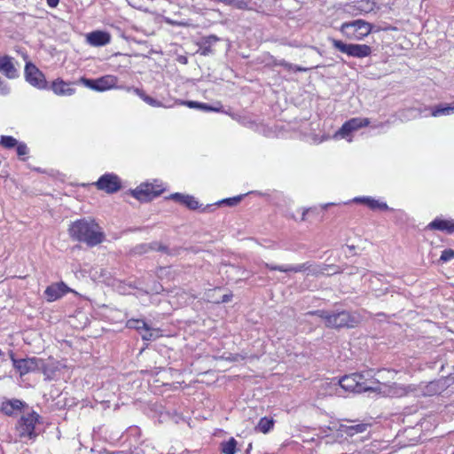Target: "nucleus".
<instances>
[{"label": "nucleus", "mask_w": 454, "mask_h": 454, "mask_svg": "<svg viewBox=\"0 0 454 454\" xmlns=\"http://www.w3.org/2000/svg\"><path fill=\"white\" fill-rule=\"evenodd\" d=\"M360 377L358 382L359 394L364 392L380 393L381 391V383L374 377L372 371H365L358 373Z\"/></svg>", "instance_id": "obj_8"}, {"label": "nucleus", "mask_w": 454, "mask_h": 454, "mask_svg": "<svg viewBox=\"0 0 454 454\" xmlns=\"http://www.w3.org/2000/svg\"><path fill=\"white\" fill-rule=\"evenodd\" d=\"M13 367L20 373V376L35 372L41 368L40 361L35 357L17 359L13 354L10 355Z\"/></svg>", "instance_id": "obj_9"}, {"label": "nucleus", "mask_w": 454, "mask_h": 454, "mask_svg": "<svg viewBox=\"0 0 454 454\" xmlns=\"http://www.w3.org/2000/svg\"><path fill=\"white\" fill-rule=\"evenodd\" d=\"M238 442L235 438L231 437L228 441L222 442L220 450L223 454H236Z\"/></svg>", "instance_id": "obj_26"}, {"label": "nucleus", "mask_w": 454, "mask_h": 454, "mask_svg": "<svg viewBox=\"0 0 454 454\" xmlns=\"http://www.w3.org/2000/svg\"><path fill=\"white\" fill-rule=\"evenodd\" d=\"M70 236L89 247H95L103 242L104 232L95 221L81 219L73 223L69 227Z\"/></svg>", "instance_id": "obj_2"}, {"label": "nucleus", "mask_w": 454, "mask_h": 454, "mask_svg": "<svg viewBox=\"0 0 454 454\" xmlns=\"http://www.w3.org/2000/svg\"><path fill=\"white\" fill-rule=\"evenodd\" d=\"M133 91L140 97L143 100L147 97V95L145 93V91L141 89L135 88L133 89Z\"/></svg>", "instance_id": "obj_37"}, {"label": "nucleus", "mask_w": 454, "mask_h": 454, "mask_svg": "<svg viewBox=\"0 0 454 454\" xmlns=\"http://www.w3.org/2000/svg\"><path fill=\"white\" fill-rule=\"evenodd\" d=\"M56 84H57V83H56V82H55V81H54V82H52V86H53V87H55V85H56Z\"/></svg>", "instance_id": "obj_49"}, {"label": "nucleus", "mask_w": 454, "mask_h": 454, "mask_svg": "<svg viewBox=\"0 0 454 454\" xmlns=\"http://www.w3.org/2000/svg\"><path fill=\"white\" fill-rule=\"evenodd\" d=\"M63 287H65L64 283H63V282L59 283V286H58L59 293V292H62L63 294H65V293H66V291L63 289Z\"/></svg>", "instance_id": "obj_46"}, {"label": "nucleus", "mask_w": 454, "mask_h": 454, "mask_svg": "<svg viewBox=\"0 0 454 454\" xmlns=\"http://www.w3.org/2000/svg\"><path fill=\"white\" fill-rule=\"evenodd\" d=\"M243 198V195H239L231 198L223 199L219 202V204H224L229 207H234L238 205Z\"/></svg>", "instance_id": "obj_33"}, {"label": "nucleus", "mask_w": 454, "mask_h": 454, "mask_svg": "<svg viewBox=\"0 0 454 454\" xmlns=\"http://www.w3.org/2000/svg\"><path fill=\"white\" fill-rule=\"evenodd\" d=\"M354 202L363 204L372 210L386 211L388 209V206L385 202H381L371 197H356Z\"/></svg>", "instance_id": "obj_22"}, {"label": "nucleus", "mask_w": 454, "mask_h": 454, "mask_svg": "<svg viewBox=\"0 0 454 454\" xmlns=\"http://www.w3.org/2000/svg\"><path fill=\"white\" fill-rule=\"evenodd\" d=\"M445 386H446L445 380L434 381V382L429 383V385L427 386V390L429 392H434V394H440L441 391L443 390Z\"/></svg>", "instance_id": "obj_30"}, {"label": "nucleus", "mask_w": 454, "mask_h": 454, "mask_svg": "<svg viewBox=\"0 0 454 454\" xmlns=\"http://www.w3.org/2000/svg\"><path fill=\"white\" fill-rule=\"evenodd\" d=\"M0 72L9 79L18 76V71L12 62V58L7 55L0 57Z\"/></svg>", "instance_id": "obj_19"}, {"label": "nucleus", "mask_w": 454, "mask_h": 454, "mask_svg": "<svg viewBox=\"0 0 454 454\" xmlns=\"http://www.w3.org/2000/svg\"><path fill=\"white\" fill-rule=\"evenodd\" d=\"M45 294L48 296V300L51 301L57 300V287L53 285L48 286L45 290Z\"/></svg>", "instance_id": "obj_35"}, {"label": "nucleus", "mask_w": 454, "mask_h": 454, "mask_svg": "<svg viewBox=\"0 0 454 454\" xmlns=\"http://www.w3.org/2000/svg\"><path fill=\"white\" fill-rule=\"evenodd\" d=\"M170 198L173 200H175L182 205H184L187 208H189L191 210H196V209L200 208V203L193 196L184 195V194L176 192V193L172 194L170 196Z\"/></svg>", "instance_id": "obj_23"}, {"label": "nucleus", "mask_w": 454, "mask_h": 454, "mask_svg": "<svg viewBox=\"0 0 454 454\" xmlns=\"http://www.w3.org/2000/svg\"><path fill=\"white\" fill-rule=\"evenodd\" d=\"M451 113H454V106L439 105L431 109V115L434 117L448 115Z\"/></svg>", "instance_id": "obj_27"}, {"label": "nucleus", "mask_w": 454, "mask_h": 454, "mask_svg": "<svg viewBox=\"0 0 454 454\" xmlns=\"http://www.w3.org/2000/svg\"><path fill=\"white\" fill-rule=\"evenodd\" d=\"M27 404L19 399L6 400L2 403L1 411L7 416H13L16 411H21Z\"/></svg>", "instance_id": "obj_20"}, {"label": "nucleus", "mask_w": 454, "mask_h": 454, "mask_svg": "<svg viewBox=\"0 0 454 454\" xmlns=\"http://www.w3.org/2000/svg\"><path fill=\"white\" fill-rule=\"evenodd\" d=\"M17 156L20 160L26 161L27 160V155L29 153V149L24 142H19L18 145L15 147Z\"/></svg>", "instance_id": "obj_29"}, {"label": "nucleus", "mask_w": 454, "mask_h": 454, "mask_svg": "<svg viewBox=\"0 0 454 454\" xmlns=\"http://www.w3.org/2000/svg\"><path fill=\"white\" fill-rule=\"evenodd\" d=\"M360 377L358 376V372L352 373L349 375L343 376L340 380L339 384L341 388H343L347 392L356 393L358 392V382Z\"/></svg>", "instance_id": "obj_17"}, {"label": "nucleus", "mask_w": 454, "mask_h": 454, "mask_svg": "<svg viewBox=\"0 0 454 454\" xmlns=\"http://www.w3.org/2000/svg\"><path fill=\"white\" fill-rule=\"evenodd\" d=\"M40 418L35 411L23 413L14 427L15 442L27 443L28 441H35L38 436L36 426L40 422Z\"/></svg>", "instance_id": "obj_3"}, {"label": "nucleus", "mask_w": 454, "mask_h": 454, "mask_svg": "<svg viewBox=\"0 0 454 454\" xmlns=\"http://www.w3.org/2000/svg\"><path fill=\"white\" fill-rule=\"evenodd\" d=\"M19 141L12 136H1L0 146L4 149H13L18 145Z\"/></svg>", "instance_id": "obj_28"}, {"label": "nucleus", "mask_w": 454, "mask_h": 454, "mask_svg": "<svg viewBox=\"0 0 454 454\" xmlns=\"http://www.w3.org/2000/svg\"><path fill=\"white\" fill-rule=\"evenodd\" d=\"M219 41L216 35H211L203 38L202 43L200 44L198 52L201 56H207L213 53V44Z\"/></svg>", "instance_id": "obj_24"}, {"label": "nucleus", "mask_w": 454, "mask_h": 454, "mask_svg": "<svg viewBox=\"0 0 454 454\" xmlns=\"http://www.w3.org/2000/svg\"><path fill=\"white\" fill-rule=\"evenodd\" d=\"M308 315L320 317L324 320L325 325L331 329L355 328L362 320L359 313L348 310L335 312L317 309L309 311Z\"/></svg>", "instance_id": "obj_1"}, {"label": "nucleus", "mask_w": 454, "mask_h": 454, "mask_svg": "<svg viewBox=\"0 0 454 454\" xmlns=\"http://www.w3.org/2000/svg\"><path fill=\"white\" fill-rule=\"evenodd\" d=\"M373 25L364 20L343 22L339 30L349 41H362L372 31Z\"/></svg>", "instance_id": "obj_4"}, {"label": "nucleus", "mask_w": 454, "mask_h": 454, "mask_svg": "<svg viewBox=\"0 0 454 454\" xmlns=\"http://www.w3.org/2000/svg\"><path fill=\"white\" fill-rule=\"evenodd\" d=\"M454 259V250L453 249H445L442 252L440 256V261L442 262H449Z\"/></svg>", "instance_id": "obj_34"}, {"label": "nucleus", "mask_w": 454, "mask_h": 454, "mask_svg": "<svg viewBox=\"0 0 454 454\" xmlns=\"http://www.w3.org/2000/svg\"><path fill=\"white\" fill-rule=\"evenodd\" d=\"M118 79L114 75L107 74L98 79L86 80V85L98 91H105L116 87Z\"/></svg>", "instance_id": "obj_12"}, {"label": "nucleus", "mask_w": 454, "mask_h": 454, "mask_svg": "<svg viewBox=\"0 0 454 454\" xmlns=\"http://www.w3.org/2000/svg\"><path fill=\"white\" fill-rule=\"evenodd\" d=\"M47 3L51 7H56L57 6V0H47Z\"/></svg>", "instance_id": "obj_47"}, {"label": "nucleus", "mask_w": 454, "mask_h": 454, "mask_svg": "<svg viewBox=\"0 0 454 454\" xmlns=\"http://www.w3.org/2000/svg\"><path fill=\"white\" fill-rule=\"evenodd\" d=\"M389 394L392 396L401 397L406 395V389L403 387L398 386L397 384H394L389 388Z\"/></svg>", "instance_id": "obj_32"}, {"label": "nucleus", "mask_w": 454, "mask_h": 454, "mask_svg": "<svg viewBox=\"0 0 454 454\" xmlns=\"http://www.w3.org/2000/svg\"><path fill=\"white\" fill-rule=\"evenodd\" d=\"M426 229L452 234L454 233V219L436 217L427 225Z\"/></svg>", "instance_id": "obj_15"}, {"label": "nucleus", "mask_w": 454, "mask_h": 454, "mask_svg": "<svg viewBox=\"0 0 454 454\" xmlns=\"http://www.w3.org/2000/svg\"><path fill=\"white\" fill-rule=\"evenodd\" d=\"M310 266L311 265L309 262L298 264L295 266H293V265H288V266L273 265V264H270V263H265V267L267 269H269L270 270L280 271V272H294V273L305 271V270H309L310 268Z\"/></svg>", "instance_id": "obj_21"}, {"label": "nucleus", "mask_w": 454, "mask_h": 454, "mask_svg": "<svg viewBox=\"0 0 454 454\" xmlns=\"http://www.w3.org/2000/svg\"><path fill=\"white\" fill-rule=\"evenodd\" d=\"M126 326L137 331H140L141 329L145 330L146 333L142 335L144 340H151L154 338L151 327L142 319L130 318L126 322Z\"/></svg>", "instance_id": "obj_16"}, {"label": "nucleus", "mask_w": 454, "mask_h": 454, "mask_svg": "<svg viewBox=\"0 0 454 454\" xmlns=\"http://www.w3.org/2000/svg\"><path fill=\"white\" fill-rule=\"evenodd\" d=\"M59 94H64L65 93V86H67L63 81H59Z\"/></svg>", "instance_id": "obj_41"}, {"label": "nucleus", "mask_w": 454, "mask_h": 454, "mask_svg": "<svg viewBox=\"0 0 454 454\" xmlns=\"http://www.w3.org/2000/svg\"><path fill=\"white\" fill-rule=\"evenodd\" d=\"M277 65L283 67L288 71H294V72H304L307 70V68L299 67V66H294L291 63H288L285 60L279 61Z\"/></svg>", "instance_id": "obj_31"}, {"label": "nucleus", "mask_w": 454, "mask_h": 454, "mask_svg": "<svg viewBox=\"0 0 454 454\" xmlns=\"http://www.w3.org/2000/svg\"><path fill=\"white\" fill-rule=\"evenodd\" d=\"M145 102L151 106H155L157 104L156 99L153 98L152 97L148 96L144 99Z\"/></svg>", "instance_id": "obj_43"}, {"label": "nucleus", "mask_w": 454, "mask_h": 454, "mask_svg": "<svg viewBox=\"0 0 454 454\" xmlns=\"http://www.w3.org/2000/svg\"><path fill=\"white\" fill-rule=\"evenodd\" d=\"M86 42L94 47L105 46L111 42V35L106 31L95 30L86 35Z\"/></svg>", "instance_id": "obj_13"}, {"label": "nucleus", "mask_w": 454, "mask_h": 454, "mask_svg": "<svg viewBox=\"0 0 454 454\" xmlns=\"http://www.w3.org/2000/svg\"><path fill=\"white\" fill-rule=\"evenodd\" d=\"M200 104L199 102H196V101H186L184 102V105L189 106L190 108H200Z\"/></svg>", "instance_id": "obj_39"}, {"label": "nucleus", "mask_w": 454, "mask_h": 454, "mask_svg": "<svg viewBox=\"0 0 454 454\" xmlns=\"http://www.w3.org/2000/svg\"><path fill=\"white\" fill-rule=\"evenodd\" d=\"M67 90L68 94H71L74 91V89H67Z\"/></svg>", "instance_id": "obj_48"}, {"label": "nucleus", "mask_w": 454, "mask_h": 454, "mask_svg": "<svg viewBox=\"0 0 454 454\" xmlns=\"http://www.w3.org/2000/svg\"><path fill=\"white\" fill-rule=\"evenodd\" d=\"M153 248L158 250V251L164 252V253H168V247L166 246L161 245V244H158V243H155V247Z\"/></svg>", "instance_id": "obj_40"}, {"label": "nucleus", "mask_w": 454, "mask_h": 454, "mask_svg": "<svg viewBox=\"0 0 454 454\" xmlns=\"http://www.w3.org/2000/svg\"><path fill=\"white\" fill-rule=\"evenodd\" d=\"M372 424L371 423H358L356 425H345L340 424L339 427V431L349 437H353L356 434H363L366 432L370 427Z\"/></svg>", "instance_id": "obj_18"}, {"label": "nucleus", "mask_w": 454, "mask_h": 454, "mask_svg": "<svg viewBox=\"0 0 454 454\" xmlns=\"http://www.w3.org/2000/svg\"><path fill=\"white\" fill-rule=\"evenodd\" d=\"M311 209L310 208H305L302 210V215H301V221H306L307 220V215L309 214V212L310 211Z\"/></svg>", "instance_id": "obj_45"}, {"label": "nucleus", "mask_w": 454, "mask_h": 454, "mask_svg": "<svg viewBox=\"0 0 454 454\" xmlns=\"http://www.w3.org/2000/svg\"><path fill=\"white\" fill-rule=\"evenodd\" d=\"M145 102L151 106H155L157 104L156 99L153 98L152 97L148 96L144 99Z\"/></svg>", "instance_id": "obj_44"}, {"label": "nucleus", "mask_w": 454, "mask_h": 454, "mask_svg": "<svg viewBox=\"0 0 454 454\" xmlns=\"http://www.w3.org/2000/svg\"><path fill=\"white\" fill-rule=\"evenodd\" d=\"M348 8L355 15L367 14L374 11L376 2L374 0H356L348 4Z\"/></svg>", "instance_id": "obj_14"}, {"label": "nucleus", "mask_w": 454, "mask_h": 454, "mask_svg": "<svg viewBox=\"0 0 454 454\" xmlns=\"http://www.w3.org/2000/svg\"><path fill=\"white\" fill-rule=\"evenodd\" d=\"M43 368V375H44V379L45 380H52L55 376V368H48L46 366H42Z\"/></svg>", "instance_id": "obj_36"}, {"label": "nucleus", "mask_w": 454, "mask_h": 454, "mask_svg": "<svg viewBox=\"0 0 454 454\" xmlns=\"http://www.w3.org/2000/svg\"><path fill=\"white\" fill-rule=\"evenodd\" d=\"M275 421L272 418L263 417L261 418L257 426L255 427V430L262 433L268 434L274 427Z\"/></svg>", "instance_id": "obj_25"}, {"label": "nucleus", "mask_w": 454, "mask_h": 454, "mask_svg": "<svg viewBox=\"0 0 454 454\" xmlns=\"http://www.w3.org/2000/svg\"><path fill=\"white\" fill-rule=\"evenodd\" d=\"M25 77L31 85L43 89L46 87V80L43 74L31 62H27L25 67Z\"/></svg>", "instance_id": "obj_11"}, {"label": "nucleus", "mask_w": 454, "mask_h": 454, "mask_svg": "<svg viewBox=\"0 0 454 454\" xmlns=\"http://www.w3.org/2000/svg\"><path fill=\"white\" fill-rule=\"evenodd\" d=\"M199 109H202V110H205V111H216L217 110L216 108H214V107H212V106H208L207 104H205V103H200Z\"/></svg>", "instance_id": "obj_38"}, {"label": "nucleus", "mask_w": 454, "mask_h": 454, "mask_svg": "<svg viewBox=\"0 0 454 454\" xmlns=\"http://www.w3.org/2000/svg\"><path fill=\"white\" fill-rule=\"evenodd\" d=\"M232 296H233L232 293H230V294H224V295L222 297V300H221V301H220V302H223V303H224V302H229V301L231 300Z\"/></svg>", "instance_id": "obj_42"}, {"label": "nucleus", "mask_w": 454, "mask_h": 454, "mask_svg": "<svg viewBox=\"0 0 454 454\" xmlns=\"http://www.w3.org/2000/svg\"><path fill=\"white\" fill-rule=\"evenodd\" d=\"M164 190L161 184L145 183L132 190L131 194L137 200L147 202L161 195Z\"/></svg>", "instance_id": "obj_6"}, {"label": "nucleus", "mask_w": 454, "mask_h": 454, "mask_svg": "<svg viewBox=\"0 0 454 454\" xmlns=\"http://www.w3.org/2000/svg\"><path fill=\"white\" fill-rule=\"evenodd\" d=\"M94 185L98 191L113 194L120 191L122 187L121 178L114 173H106L102 175Z\"/></svg>", "instance_id": "obj_7"}, {"label": "nucleus", "mask_w": 454, "mask_h": 454, "mask_svg": "<svg viewBox=\"0 0 454 454\" xmlns=\"http://www.w3.org/2000/svg\"><path fill=\"white\" fill-rule=\"evenodd\" d=\"M329 40L333 49L348 57L363 59L372 54V47L367 44L346 43L335 38H330Z\"/></svg>", "instance_id": "obj_5"}, {"label": "nucleus", "mask_w": 454, "mask_h": 454, "mask_svg": "<svg viewBox=\"0 0 454 454\" xmlns=\"http://www.w3.org/2000/svg\"><path fill=\"white\" fill-rule=\"evenodd\" d=\"M370 124L368 118H351L345 121L340 129L335 133L334 137L347 138L353 131L361 128L367 127Z\"/></svg>", "instance_id": "obj_10"}]
</instances>
